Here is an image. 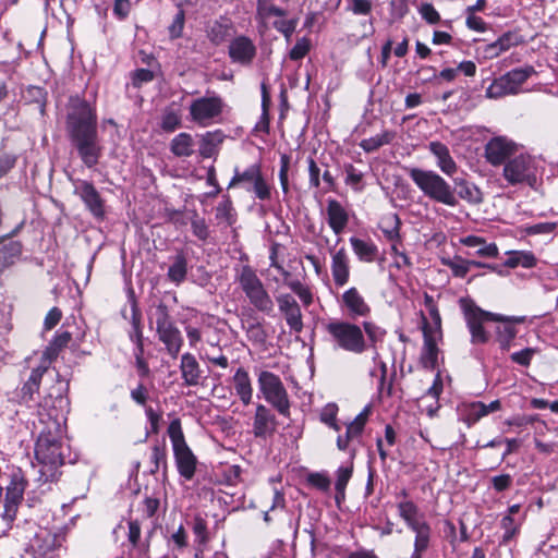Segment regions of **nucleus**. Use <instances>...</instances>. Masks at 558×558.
<instances>
[{
  "label": "nucleus",
  "instance_id": "nucleus-1",
  "mask_svg": "<svg viewBox=\"0 0 558 558\" xmlns=\"http://www.w3.org/2000/svg\"><path fill=\"white\" fill-rule=\"evenodd\" d=\"M38 438L35 445V459L38 466L37 482L39 486L49 485L59 480L60 468L64 464L65 452L69 447L63 440V428L57 414L48 412L39 414ZM50 489L47 486L41 493Z\"/></svg>",
  "mask_w": 558,
  "mask_h": 558
},
{
  "label": "nucleus",
  "instance_id": "nucleus-2",
  "mask_svg": "<svg viewBox=\"0 0 558 558\" xmlns=\"http://www.w3.org/2000/svg\"><path fill=\"white\" fill-rule=\"evenodd\" d=\"M66 130L73 147L87 168L95 167L104 153L98 136L97 114L85 100L73 101L66 117Z\"/></svg>",
  "mask_w": 558,
  "mask_h": 558
},
{
  "label": "nucleus",
  "instance_id": "nucleus-3",
  "mask_svg": "<svg viewBox=\"0 0 558 558\" xmlns=\"http://www.w3.org/2000/svg\"><path fill=\"white\" fill-rule=\"evenodd\" d=\"M407 172L422 193L436 203L456 207L459 205V198L471 205H478L483 202L481 189L463 178H456L452 186L433 170L408 168Z\"/></svg>",
  "mask_w": 558,
  "mask_h": 558
},
{
  "label": "nucleus",
  "instance_id": "nucleus-4",
  "mask_svg": "<svg viewBox=\"0 0 558 558\" xmlns=\"http://www.w3.org/2000/svg\"><path fill=\"white\" fill-rule=\"evenodd\" d=\"M326 331L333 345L345 352L362 354L367 349V339L362 327L354 323L333 319L326 325Z\"/></svg>",
  "mask_w": 558,
  "mask_h": 558
},
{
  "label": "nucleus",
  "instance_id": "nucleus-5",
  "mask_svg": "<svg viewBox=\"0 0 558 558\" xmlns=\"http://www.w3.org/2000/svg\"><path fill=\"white\" fill-rule=\"evenodd\" d=\"M259 395L280 415L290 417L291 401L281 378L269 371H260L257 377Z\"/></svg>",
  "mask_w": 558,
  "mask_h": 558
},
{
  "label": "nucleus",
  "instance_id": "nucleus-6",
  "mask_svg": "<svg viewBox=\"0 0 558 558\" xmlns=\"http://www.w3.org/2000/svg\"><path fill=\"white\" fill-rule=\"evenodd\" d=\"M236 280L250 303L264 314L270 315L275 304L256 271L248 265L238 270Z\"/></svg>",
  "mask_w": 558,
  "mask_h": 558
},
{
  "label": "nucleus",
  "instance_id": "nucleus-7",
  "mask_svg": "<svg viewBox=\"0 0 558 558\" xmlns=\"http://www.w3.org/2000/svg\"><path fill=\"white\" fill-rule=\"evenodd\" d=\"M223 107L222 98L217 95L193 99L189 106L190 121L201 128L210 126L220 120Z\"/></svg>",
  "mask_w": 558,
  "mask_h": 558
},
{
  "label": "nucleus",
  "instance_id": "nucleus-8",
  "mask_svg": "<svg viewBox=\"0 0 558 558\" xmlns=\"http://www.w3.org/2000/svg\"><path fill=\"white\" fill-rule=\"evenodd\" d=\"M535 73L536 71L532 65L513 69L494 80L486 90V97L497 99L506 95H515L529 77Z\"/></svg>",
  "mask_w": 558,
  "mask_h": 558
},
{
  "label": "nucleus",
  "instance_id": "nucleus-9",
  "mask_svg": "<svg viewBox=\"0 0 558 558\" xmlns=\"http://www.w3.org/2000/svg\"><path fill=\"white\" fill-rule=\"evenodd\" d=\"M461 307L464 313L466 326L471 333V342L473 344H484L488 341L489 336L483 327L485 320L502 319V315L486 312L475 305L471 300H460Z\"/></svg>",
  "mask_w": 558,
  "mask_h": 558
},
{
  "label": "nucleus",
  "instance_id": "nucleus-10",
  "mask_svg": "<svg viewBox=\"0 0 558 558\" xmlns=\"http://www.w3.org/2000/svg\"><path fill=\"white\" fill-rule=\"evenodd\" d=\"M46 380L51 385L45 389L39 407L44 410H53L64 412L69 408L68 390L69 381L62 378L57 372L47 371Z\"/></svg>",
  "mask_w": 558,
  "mask_h": 558
},
{
  "label": "nucleus",
  "instance_id": "nucleus-11",
  "mask_svg": "<svg viewBox=\"0 0 558 558\" xmlns=\"http://www.w3.org/2000/svg\"><path fill=\"white\" fill-rule=\"evenodd\" d=\"M238 184H243L247 192H254L256 197L262 201L270 198V187L265 181L262 174L260 165L258 163L251 165L242 172L235 169V173L231 179L228 189Z\"/></svg>",
  "mask_w": 558,
  "mask_h": 558
},
{
  "label": "nucleus",
  "instance_id": "nucleus-12",
  "mask_svg": "<svg viewBox=\"0 0 558 558\" xmlns=\"http://www.w3.org/2000/svg\"><path fill=\"white\" fill-rule=\"evenodd\" d=\"M502 175L510 185L521 183L533 185L536 182V175L532 157L521 154L509 159L504 166Z\"/></svg>",
  "mask_w": 558,
  "mask_h": 558
},
{
  "label": "nucleus",
  "instance_id": "nucleus-13",
  "mask_svg": "<svg viewBox=\"0 0 558 558\" xmlns=\"http://www.w3.org/2000/svg\"><path fill=\"white\" fill-rule=\"evenodd\" d=\"M26 485L27 481L21 469L13 471L11 474L10 483L7 486V493L4 498V520L13 521L15 519L17 508L21 501L23 500Z\"/></svg>",
  "mask_w": 558,
  "mask_h": 558
},
{
  "label": "nucleus",
  "instance_id": "nucleus-14",
  "mask_svg": "<svg viewBox=\"0 0 558 558\" xmlns=\"http://www.w3.org/2000/svg\"><path fill=\"white\" fill-rule=\"evenodd\" d=\"M518 150V145L506 136L492 137L484 147V157L486 161L494 166H501L511 159Z\"/></svg>",
  "mask_w": 558,
  "mask_h": 558
},
{
  "label": "nucleus",
  "instance_id": "nucleus-15",
  "mask_svg": "<svg viewBox=\"0 0 558 558\" xmlns=\"http://www.w3.org/2000/svg\"><path fill=\"white\" fill-rule=\"evenodd\" d=\"M74 194L81 198L85 207L96 219L105 217V201L96 187L88 181L76 180L73 182Z\"/></svg>",
  "mask_w": 558,
  "mask_h": 558
},
{
  "label": "nucleus",
  "instance_id": "nucleus-16",
  "mask_svg": "<svg viewBox=\"0 0 558 558\" xmlns=\"http://www.w3.org/2000/svg\"><path fill=\"white\" fill-rule=\"evenodd\" d=\"M173 452L178 471L182 477L190 481L193 478L196 470V458L187 447L183 435H171Z\"/></svg>",
  "mask_w": 558,
  "mask_h": 558
},
{
  "label": "nucleus",
  "instance_id": "nucleus-17",
  "mask_svg": "<svg viewBox=\"0 0 558 558\" xmlns=\"http://www.w3.org/2000/svg\"><path fill=\"white\" fill-rule=\"evenodd\" d=\"M272 410L263 403H257L253 417V434L256 438L266 439L276 433L278 421Z\"/></svg>",
  "mask_w": 558,
  "mask_h": 558
},
{
  "label": "nucleus",
  "instance_id": "nucleus-18",
  "mask_svg": "<svg viewBox=\"0 0 558 558\" xmlns=\"http://www.w3.org/2000/svg\"><path fill=\"white\" fill-rule=\"evenodd\" d=\"M279 311L284 316L287 325L294 332L303 330L302 312L299 303L290 293H281L276 298Z\"/></svg>",
  "mask_w": 558,
  "mask_h": 558
},
{
  "label": "nucleus",
  "instance_id": "nucleus-19",
  "mask_svg": "<svg viewBox=\"0 0 558 558\" xmlns=\"http://www.w3.org/2000/svg\"><path fill=\"white\" fill-rule=\"evenodd\" d=\"M142 314L137 306L135 299L131 298V324L133 326V332L130 335L131 340L137 343V353L135 354V365L141 377H147L149 375L148 364L142 357L143 343H142Z\"/></svg>",
  "mask_w": 558,
  "mask_h": 558
},
{
  "label": "nucleus",
  "instance_id": "nucleus-20",
  "mask_svg": "<svg viewBox=\"0 0 558 558\" xmlns=\"http://www.w3.org/2000/svg\"><path fill=\"white\" fill-rule=\"evenodd\" d=\"M501 403L499 400H494L489 404H485L481 401L463 403L459 411L461 420L468 425L472 426L477 423L482 417L489 413L499 411Z\"/></svg>",
  "mask_w": 558,
  "mask_h": 558
},
{
  "label": "nucleus",
  "instance_id": "nucleus-21",
  "mask_svg": "<svg viewBox=\"0 0 558 558\" xmlns=\"http://www.w3.org/2000/svg\"><path fill=\"white\" fill-rule=\"evenodd\" d=\"M341 307L352 318L366 317L371 313L369 305L365 302L363 295L354 287L343 292L341 296Z\"/></svg>",
  "mask_w": 558,
  "mask_h": 558
},
{
  "label": "nucleus",
  "instance_id": "nucleus-22",
  "mask_svg": "<svg viewBox=\"0 0 558 558\" xmlns=\"http://www.w3.org/2000/svg\"><path fill=\"white\" fill-rule=\"evenodd\" d=\"M493 322L500 323V325H498L496 328V339L500 345V349L508 351L511 347L512 340L517 337L518 333L514 324L523 323L524 317L502 315V319H493Z\"/></svg>",
  "mask_w": 558,
  "mask_h": 558
},
{
  "label": "nucleus",
  "instance_id": "nucleus-23",
  "mask_svg": "<svg viewBox=\"0 0 558 558\" xmlns=\"http://www.w3.org/2000/svg\"><path fill=\"white\" fill-rule=\"evenodd\" d=\"M256 54V47L254 43L245 37L239 36L234 38L229 46V56L233 62L241 64H250Z\"/></svg>",
  "mask_w": 558,
  "mask_h": 558
},
{
  "label": "nucleus",
  "instance_id": "nucleus-24",
  "mask_svg": "<svg viewBox=\"0 0 558 558\" xmlns=\"http://www.w3.org/2000/svg\"><path fill=\"white\" fill-rule=\"evenodd\" d=\"M521 43L522 39L517 33L506 32L494 43L484 46L482 53L485 59L492 60L499 57L502 52L508 51L510 48L519 46Z\"/></svg>",
  "mask_w": 558,
  "mask_h": 558
},
{
  "label": "nucleus",
  "instance_id": "nucleus-25",
  "mask_svg": "<svg viewBox=\"0 0 558 558\" xmlns=\"http://www.w3.org/2000/svg\"><path fill=\"white\" fill-rule=\"evenodd\" d=\"M428 149L436 158V166L442 173L448 177H452L457 172L458 166L453 160L449 148L444 143L438 141L430 142L428 144Z\"/></svg>",
  "mask_w": 558,
  "mask_h": 558
},
{
  "label": "nucleus",
  "instance_id": "nucleus-26",
  "mask_svg": "<svg viewBox=\"0 0 558 558\" xmlns=\"http://www.w3.org/2000/svg\"><path fill=\"white\" fill-rule=\"evenodd\" d=\"M328 225L335 234H341L349 222V214L336 199L327 202Z\"/></svg>",
  "mask_w": 558,
  "mask_h": 558
},
{
  "label": "nucleus",
  "instance_id": "nucleus-27",
  "mask_svg": "<svg viewBox=\"0 0 558 558\" xmlns=\"http://www.w3.org/2000/svg\"><path fill=\"white\" fill-rule=\"evenodd\" d=\"M181 376L185 386L192 387L199 384L202 369L196 357L192 353H184L180 363Z\"/></svg>",
  "mask_w": 558,
  "mask_h": 558
},
{
  "label": "nucleus",
  "instance_id": "nucleus-28",
  "mask_svg": "<svg viewBox=\"0 0 558 558\" xmlns=\"http://www.w3.org/2000/svg\"><path fill=\"white\" fill-rule=\"evenodd\" d=\"M422 324H423V337H424V345H423V361L426 366L434 367L437 362L438 348L436 342V337L432 332V327L427 324V319L422 314Z\"/></svg>",
  "mask_w": 558,
  "mask_h": 558
},
{
  "label": "nucleus",
  "instance_id": "nucleus-29",
  "mask_svg": "<svg viewBox=\"0 0 558 558\" xmlns=\"http://www.w3.org/2000/svg\"><path fill=\"white\" fill-rule=\"evenodd\" d=\"M232 380L236 396L244 405H248L253 398V386L248 372L243 367H239Z\"/></svg>",
  "mask_w": 558,
  "mask_h": 558
},
{
  "label": "nucleus",
  "instance_id": "nucleus-30",
  "mask_svg": "<svg viewBox=\"0 0 558 558\" xmlns=\"http://www.w3.org/2000/svg\"><path fill=\"white\" fill-rule=\"evenodd\" d=\"M331 274L333 281L337 286H344L350 276L349 258L345 250L342 247L338 250L331 259Z\"/></svg>",
  "mask_w": 558,
  "mask_h": 558
},
{
  "label": "nucleus",
  "instance_id": "nucleus-31",
  "mask_svg": "<svg viewBox=\"0 0 558 558\" xmlns=\"http://www.w3.org/2000/svg\"><path fill=\"white\" fill-rule=\"evenodd\" d=\"M48 371L47 365H40L34 368L21 389V396L24 401L33 400L35 393L39 391V386L44 377H46Z\"/></svg>",
  "mask_w": 558,
  "mask_h": 558
},
{
  "label": "nucleus",
  "instance_id": "nucleus-32",
  "mask_svg": "<svg viewBox=\"0 0 558 558\" xmlns=\"http://www.w3.org/2000/svg\"><path fill=\"white\" fill-rule=\"evenodd\" d=\"M353 252L361 262L372 263L378 255V247L372 241L362 240L355 236L350 239Z\"/></svg>",
  "mask_w": 558,
  "mask_h": 558
},
{
  "label": "nucleus",
  "instance_id": "nucleus-33",
  "mask_svg": "<svg viewBox=\"0 0 558 558\" xmlns=\"http://www.w3.org/2000/svg\"><path fill=\"white\" fill-rule=\"evenodd\" d=\"M223 138L225 134L220 130L206 132L203 134L199 143L201 156L204 158H210L215 156L217 148L223 142Z\"/></svg>",
  "mask_w": 558,
  "mask_h": 558
},
{
  "label": "nucleus",
  "instance_id": "nucleus-34",
  "mask_svg": "<svg viewBox=\"0 0 558 558\" xmlns=\"http://www.w3.org/2000/svg\"><path fill=\"white\" fill-rule=\"evenodd\" d=\"M194 141L191 134L180 133L175 135L170 144L171 153L177 157H190L194 153Z\"/></svg>",
  "mask_w": 558,
  "mask_h": 558
},
{
  "label": "nucleus",
  "instance_id": "nucleus-35",
  "mask_svg": "<svg viewBox=\"0 0 558 558\" xmlns=\"http://www.w3.org/2000/svg\"><path fill=\"white\" fill-rule=\"evenodd\" d=\"M395 137V131L385 130L380 134L362 140L360 146L365 153H373L380 147L390 144Z\"/></svg>",
  "mask_w": 558,
  "mask_h": 558
},
{
  "label": "nucleus",
  "instance_id": "nucleus-36",
  "mask_svg": "<svg viewBox=\"0 0 558 558\" xmlns=\"http://www.w3.org/2000/svg\"><path fill=\"white\" fill-rule=\"evenodd\" d=\"M158 339L166 345L168 353L172 357L178 356L183 344V338L177 326L159 335Z\"/></svg>",
  "mask_w": 558,
  "mask_h": 558
},
{
  "label": "nucleus",
  "instance_id": "nucleus-37",
  "mask_svg": "<svg viewBox=\"0 0 558 558\" xmlns=\"http://www.w3.org/2000/svg\"><path fill=\"white\" fill-rule=\"evenodd\" d=\"M22 246L17 241H9L0 244V269L4 270L19 258Z\"/></svg>",
  "mask_w": 558,
  "mask_h": 558
},
{
  "label": "nucleus",
  "instance_id": "nucleus-38",
  "mask_svg": "<svg viewBox=\"0 0 558 558\" xmlns=\"http://www.w3.org/2000/svg\"><path fill=\"white\" fill-rule=\"evenodd\" d=\"M186 275L187 260L183 254H178L168 269L167 277L172 283L179 286L186 279Z\"/></svg>",
  "mask_w": 558,
  "mask_h": 558
},
{
  "label": "nucleus",
  "instance_id": "nucleus-39",
  "mask_svg": "<svg viewBox=\"0 0 558 558\" xmlns=\"http://www.w3.org/2000/svg\"><path fill=\"white\" fill-rule=\"evenodd\" d=\"M71 340L72 333L70 331L58 332L44 351V357L49 362L57 359L59 352L66 348Z\"/></svg>",
  "mask_w": 558,
  "mask_h": 558
},
{
  "label": "nucleus",
  "instance_id": "nucleus-40",
  "mask_svg": "<svg viewBox=\"0 0 558 558\" xmlns=\"http://www.w3.org/2000/svg\"><path fill=\"white\" fill-rule=\"evenodd\" d=\"M38 538H41L44 542L43 546H40L41 551L47 554L62 546L65 541V532L63 529H58L57 531H45L38 536Z\"/></svg>",
  "mask_w": 558,
  "mask_h": 558
},
{
  "label": "nucleus",
  "instance_id": "nucleus-41",
  "mask_svg": "<svg viewBox=\"0 0 558 558\" xmlns=\"http://www.w3.org/2000/svg\"><path fill=\"white\" fill-rule=\"evenodd\" d=\"M510 256L505 262V266L509 268H515L522 266L524 268H533L536 266V257L530 251H515L509 253Z\"/></svg>",
  "mask_w": 558,
  "mask_h": 558
},
{
  "label": "nucleus",
  "instance_id": "nucleus-42",
  "mask_svg": "<svg viewBox=\"0 0 558 558\" xmlns=\"http://www.w3.org/2000/svg\"><path fill=\"white\" fill-rule=\"evenodd\" d=\"M415 533V541H414V553L424 554L428 546L430 541V526L427 522L420 523L417 526H413L411 529Z\"/></svg>",
  "mask_w": 558,
  "mask_h": 558
},
{
  "label": "nucleus",
  "instance_id": "nucleus-43",
  "mask_svg": "<svg viewBox=\"0 0 558 558\" xmlns=\"http://www.w3.org/2000/svg\"><path fill=\"white\" fill-rule=\"evenodd\" d=\"M399 515L405 521L407 525L412 529L413 526L424 523V520L417 518L418 508L412 501H402L398 504Z\"/></svg>",
  "mask_w": 558,
  "mask_h": 558
},
{
  "label": "nucleus",
  "instance_id": "nucleus-44",
  "mask_svg": "<svg viewBox=\"0 0 558 558\" xmlns=\"http://www.w3.org/2000/svg\"><path fill=\"white\" fill-rule=\"evenodd\" d=\"M338 412L339 408L335 402L327 403L319 411V421L329 428L339 433L341 427L337 418Z\"/></svg>",
  "mask_w": 558,
  "mask_h": 558
},
{
  "label": "nucleus",
  "instance_id": "nucleus-45",
  "mask_svg": "<svg viewBox=\"0 0 558 558\" xmlns=\"http://www.w3.org/2000/svg\"><path fill=\"white\" fill-rule=\"evenodd\" d=\"M229 29L230 24L227 21H214L208 26L207 37L213 44L220 45L228 37Z\"/></svg>",
  "mask_w": 558,
  "mask_h": 558
},
{
  "label": "nucleus",
  "instance_id": "nucleus-46",
  "mask_svg": "<svg viewBox=\"0 0 558 558\" xmlns=\"http://www.w3.org/2000/svg\"><path fill=\"white\" fill-rule=\"evenodd\" d=\"M424 306L426 307L428 315L432 319V323L427 324L432 327L433 335L437 336L441 332V317L439 314V310L434 301V298L428 293L424 294Z\"/></svg>",
  "mask_w": 558,
  "mask_h": 558
},
{
  "label": "nucleus",
  "instance_id": "nucleus-47",
  "mask_svg": "<svg viewBox=\"0 0 558 558\" xmlns=\"http://www.w3.org/2000/svg\"><path fill=\"white\" fill-rule=\"evenodd\" d=\"M380 228L385 234V236L391 241V242H399L400 241V219L398 215L392 214L387 217H385L381 220Z\"/></svg>",
  "mask_w": 558,
  "mask_h": 558
},
{
  "label": "nucleus",
  "instance_id": "nucleus-48",
  "mask_svg": "<svg viewBox=\"0 0 558 558\" xmlns=\"http://www.w3.org/2000/svg\"><path fill=\"white\" fill-rule=\"evenodd\" d=\"M193 533L195 535V544L198 550H203V547L209 542V533L207 527V522L201 515H195L192 526Z\"/></svg>",
  "mask_w": 558,
  "mask_h": 558
},
{
  "label": "nucleus",
  "instance_id": "nucleus-49",
  "mask_svg": "<svg viewBox=\"0 0 558 558\" xmlns=\"http://www.w3.org/2000/svg\"><path fill=\"white\" fill-rule=\"evenodd\" d=\"M441 264L451 269L452 275L458 278H464L470 270V260L461 256H453L452 258H441Z\"/></svg>",
  "mask_w": 558,
  "mask_h": 558
},
{
  "label": "nucleus",
  "instance_id": "nucleus-50",
  "mask_svg": "<svg viewBox=\"0 0 558 558\" xmlns=\"http://www.w3.org/2000/svg\"><path fill=\"white\" fill-rule=\"evenodd\" d=\"M172 320L170 311L163 302L154 305L149 312V322L155 328Z\"/></svg>",
  "mask_w": 558,
  "mask_h": 558
},
{
  "label": "nucleus",
  "instance_id": "nucleus-51",
  "mask_svg": "<svg viewBox=\"0 0 558 558\" xmlns=\"http://www.w3.org/2000/svg\"><path fill=\"white\" fill-rule=\"evenodd\" d=\"M363 430L357 428L351 423L347 424L345 433L343 435H339L337 437V448L340 451H348L350 447V442L354 439L361 437Z\"/></svg>",
  "mask_w": 558,
  "mask_h": 558
},
{
  "label": "nucleus",
  "instance_id": "nucleus-52",
  "mask_svg": "<svg viewBox=\"0 0 558 558\" xmlns=\"http://www.w3.org/2000/svg\"><path fill=\"white\" fill-rule=\"evenodd\" d=\"M216 219L232 226L235 222L232 202L229 197L225 198L216 207Z\"/></svg>",
  "mask_w": 558,
  "mask_h": 558
},
{
  "label": "nucleus",
  "instance_id": "nucleus-53",
  "mask_svg": "<svg viewBox=\"0 0 558 558\" xmlns=\"http://www.w3.org/2000/svg\"><path fill=\"white\" fill-rule=\"evenodd\" d=\"M345 179L344 182L347 185L351 186L354 191L363 190V177L364 174L357 170L352 163H345L344 167Z\"/></svg>",
  "mask_w": 558,
  "mask_h": 558
},
{
  "label": "nucleus",
  "instance_id": "nucleus-54",
  "mask_svg": "<svg viewBox=\"0 0 558 558\" xmlns=\"http://www.w3.org/2000/svg\"><path fill=\"white\" fill-rule=\"evenodd\" d=\"M181 125V116L179 111L167 108L161 117L160 126L165 132H173Z\"/></svg>",
  "mask_w": 558,
  "mask_h": 558
},
{
  "label": "nucleus",
  "instance_id": "nucleus-55",
  "mask_svg": "<svg viewBox=\"0 0 558 558\" xmlns=\"http://www.w3.org/2000/svg\"><path fill=\"white\" fill-rule=\"evenodd\" d=\"M191 228L193 234L201 241H206L209 238V228L204 218H201L194 213L191 219Z\"/></svg>",
  "mask_w": 558,
  "mask_h": 558
},
{
  "label": "nucleus",
  "instance_id": "nucleus-56",
  "mask_svg": "<svg viewBox=\"0 0 558 558\" xmlns=\"http://www.w3.org/2000/svg\"><path fill=\"white\" fill-rule=\"evenodd\" d=\"M257 13L263 19H268L270 16H286V10L276 7L271 3H268L265 0H258L257 3Z\"/></svg>",
  "mask_w": 558,
  "mask_h": 558
},
{
  "label": "nucleus",
  "instance_id": "nucleus-57",
  "mask_svg": "<svg viewBox=\"0 0 558 558\" xmlns=\"http://www.w3.org/2000/svg\"><path fill=\"white\" fill-rule=\"evenodd\" d=\"M185 23V13L183 9H179L175 13L172 23L169 25V35L172 39L180 38L183 33Z\"/></svg>",
  "mask_w": 558,
  "mask_h": 558
},
{
  "label": "nucleus",
  "instance_id": "nucleus-58",
  "mask_svg": "<svg viewBox=\"0 0 558 558\" xmlns=\"http://www.w3.org/2000/svg\"><path fill=\"white\" fill-rule=\"evenodd\" d=\"M166 448L165 445L156 444L151 449L150 460L154 464L151 469V473H156L159 471L160 466H166Z\"/></svg>",
  "mask_w": 558,
  "mask_h": 558
},
{
  "label": "nucleus",
  "instance_id": "nucleus-59",
  "mask_svg": "<svg viewBox=\"0 0 558 558\" xmlns=\"http://www.w3.org/2000/svg\"><path fill=\"white\" fill-rule=\"evenodd\" d=\"M247 338L258 344H262L267 339V332L260 323H252L246 328Z\"/></svg>",
  "mask_w": 558,
  "mask_h": 558
},
{
  "label": "nucleus",
  "instance_id": "nucleus-60",
  "mask_svg": "<svg viewBox=\"0 0 558 558\" xmlns=\"http://www.w3.org/2000/svg\"><path fill=\"white\" fill-rule=\"evenodd\" d=\"M307 483L322 492L329 490L331 484L329 477L319 472L310 473L307 475Z\"/></svg>",
  "mask_w": 558,
  "mask_h": 558
},
{
  "label": "nucleus",
  "instance_id": "nucleus-61",
  "mask_svg": "<svg viewBox=\"0 0 558 558\" xmlns=\"http://www.w3.org/2000/svg\"><path fill=\"white\" fill-rule=\"evenodd\" d=\"M363 332H364V336L366 335L368 340L375 344L377 341H380L385 335V331L379 328L378 326H376L374 323L372 322H364L363 323Z\"/></svg>",
  "mask_w": 558,
  "mask_h": 558
},
{
  "label": "nucleus",
  "instance_id": "nucleus-62",
  "mask_svg": "<svg viewBox=\"0 0 558 558\" xmlns=\"http://www.w3.org/2000/svg\"><path fill=\"white\" fill-rule=\"evenodd\" d=\"M536 353V350L533 348H525L519 352H514L510 355V359L513 363H517L521 366H529L531 361Z\"/></svg>",
  "mask_w": 558,
  "mask_h": 558
},
{
  "label": "nucleus",
  "instance_id": "nucleus-63",
  "mask_svg": "<svg viewBox=\"0 0 558 558\" xmlns=\"http://www.w3.org/2000/svg\"><path fill=\"white\" fill-rule=\"evenodd\" d=\"M501 527L504 529L502 543H508L510 539H512L518 531V524L510 515L502 518Z\"/></svg>",
  "mask_w": 558,
  "mask_h": 558
},
{
  "label": "nucleus",
  "instance_id": "nucleus-64",
  "mask_svg": "<svg viewBox=\"0 0 558 558\" xmlns=\"http://www.w3.org/2000/svg\"><path fill=\"white\" fill-rule=\"evenodd\" d=\"M310 50V41L306 38H301L296 41L293 48L290 50L289 57L291 60L303 59Z\"/></svg>",
  "mask_w": 558,
  "mask_h": 558
}]
</instances>
